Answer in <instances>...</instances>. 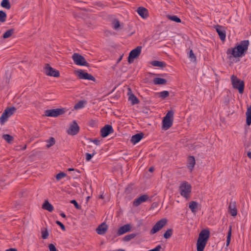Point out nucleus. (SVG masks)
I'll use <instances>...</instances> for the list:
<instances>
[{"label": "nucleus", "mask_w": 251, "mask_h": 251, "mask_svg": "<svg viewBox=\"0 0 251 251\" xmlns=\"http://www.w3.org/2000/svg\"><path fill=\"white\" fill-rule=\"evenodd\" d=\"M79 131V127L76 122L74 121L72 124H71L70 128L67 129V132L68 134L71 135H75Z\"/></svg>", "instance_id": "nucleus-13"}, {"label": "nucleus", "mask_w": 251, "mask_h": 251, "mask_svg": "<svg viewBox=\"0 0 251 251\" xmlns=\"http://www.w3.org/2000/svg\"><path fill=\"white\" fill-rule=\"evenodd\" d=\"M136 236V234L135 233H131V234L127 235L124 237L123 240L124 241H126V242L129 241L131 240V239H133Z\"/></svg>", "instance_id": "nucleus-35"}, {"label": "nucleus", "mask_w": 251, "mask_h": 251, "mask_svg": "<svg viewBox=\"0 0 251 251\" xmlns=\"http://www.w3.org/2000/svg\"><path fill=\"white\" fill-rule=\"evenodd\" d=\"M231 81L233 87L238 89L240 94H243L244 90V82L234 75L231 76Z\"/></svg>", "instance_id": "nucleus-6"}, {"label": "nucleus", "mask_w": 251, "mask_h": 251, "mask_svg": "<svg viewBox=\"0 0 251 251\" xmlns=\"http://www.w3.org/2000/svg\"><path fill=\"white\" fill-rule=\"evenodd\" d=\"M92 142L96 145H99L100 144V141L97 139H94Z\"/></svg>", "instance_id": "nucleus-48"}, {"label": "nucleus", "mask_w": 251, "mask_h": 251, "mask_svg": "<svg viewBox=\"0 0 251 251\" xmlns=\"http://www.w3.org/2000/svg\"><path fill=\"white\" fill-rule=\"evenodd\" d=\"M46 142L48 143V144L46 145V147L47 148H50V147L52 146L55 144V140L53 137H51L49 138V140H47L46 141Z\"/></svg>", "instance_id": "nucleus-30"}, {"label": "nucleus", "mask_w": 251, "mask_h": 251, "mask_svg": "<svg viewBox=\"0 0 251 251\" xmlns=\"http://www.w3.org/2000/svg\"><path fill=\"white\" fill-rule=\"evenodd\" d=\"M6 19V14L3 11H0V22L3 23L5 22Z\"/></svg>", "instance_id": "nucleus-38"}, {"label": "nucleus", "mask_w": 251, "mask_h": 251, "mask_svg": "<svg viewBox=\"0 0 251 251\" xmlns=\"http://www.w3.org/2000/svg\"><path fill=\"white\" fill-rule=\"evenodd\" d=\"M99 198H100V199H103V196H102V195H100V196Z\"/></svg>", "instance_id": "nucleus-55"}, {"label": "nucleus", "mask_w": 251, "mask_h": 251, "mask_svg": "<svg viewBox=\"0 0 251 251\" xmlns=\"http://www.w3.org/2000/svg\"><path fill=\"white\" fill-rule=\"evenodd\" d=\"M138 14L143 18L146 19L148 16V10L144 7H139L137 10Z\"/></svg>", "instance_id": "nucleus-18"}, {"label": "nucleus", "mask_w": 251, "mask_h": 251, "mask_svg": "<svg viewBox=\"0 0 251 251\" xmlns=\"http://www.w3.org/2000/svg\"><path fill=\"white\" fill-rule=\"evenodd\" d=\"M174 117V111L173 110L169 111L162 121V128L165 130H167L173 125Z\"/></svg>", "instance_id": "nucleus-4"}, {"label": "nucleus", "mask_w": 251, "mask_h": 251, "mask_svg": "<svg viewBox=\"0 0 251 251\" xmlns=\"http://www.w3.org/2000/svg\"><path fill=\"white\" fill-rule=\"evenodd\" d=\"M113 132V129L112 126L109 125H106L104 126L100 129V134L102 137H107L109 134L112 133Z\"/></svg>", "instance_id": "nucleus-14"}, {"label": "nucleus", "mask_w": 251, "mask_h": 251, "mask_svg": "<svg viewBox=\"0 0 251 251\" xmlns=\"http://www.w3.org/2000/svg\"><path fill=\"white\" fill-rule=\"evenodd\" d=\"M210 235L208 229H203L199 234L197 243V251H203Z\"/></svg>", "instance_id": "nucleus-2"}, {"label": "nucleus", "mask_w": 251, "mask_h": 251, "mask_svg": "<svg viewBox=\"0 0 251 251\" xmlns=\"http://www.w3.org/2000/svg\"><path fill=\"white\" fill-rule=\"evenodd\" d=\"M44 72L46 75L53 77H58L59 72L51 67L49 64H46L44 68Z\"/></svg>", "instance_id": "nucleus-11"}, {"label": "nucleus", "mask_w": 251, "mask_h": 251, "mask_svg": "<svg viewBox=\"0 0 251 251\" xmlns=\"http://www.w3.org/2000/svg\"><path fill=\"white\" fill-rule=\"evenodd\" d=\"M173 229L170 228L167 230V231L165 232V233L163 235L165 239H169L170 238L172 234H173Z\"/></svg>", "instance_id": "nucleus-34"}, {"label": "nucleus", "mask_w": 251, "mask_h": 251, "mask_svg": "<svg viewBox=\"0 0 251 251\" xmlns=\"http://www.w3.org/2000/svg\"><path fill=\"white\" fill-rule=\"evenodd\" d=\"M49 248L50 251H57L56 247L52 244H49Z\"/></svg>", "instance_id": "nucleus-46"}, {"label": "nucleus", "mask_w": 251, "mask_h": 251, "mask_svg": "<svg viewBox=\"0 0 251 251\" xmlns=\"http://www.w3.org/2000/svg\"><path fill=\"white\" fill-rule=\"evenodd\" d=\"M42 208L48 210L49 212H52L53 210V206L46 200L42 205Z\"/></svg>", "instance_id": "nucleus-23"}, {"label": "nucleus", "mask_w": 251, "mask_h": 251, "mask_svg": "<svg viewBox=\"0 0 251 251\" xmlns=\"http://www.w3.org/2000/svg\"><path fill=\"white\" fill-rule=\"evenodd\" d=\"M26 145H25V146L24 147V148H23V150H25V149H26Z\"/></svg>", "instance_id": "nucleus-57"}, {"label": "nucleus", "mask_w": 251, "mask_h": 251, "mask_svg": "<svg viewBox=\"0 0 251 251\" xmlns=\"http://www.w3.org/2000/svg\"><path fill=\"white\" fill-rule=\"evenodd\" d=\"M144 134L143 133H137L131 137L130 141L133 144L138 143L143 137Z\"/></svg>", "instance_id": "nucleus-19"}, {"label": "nucleus", "mask_w": 251, "mask_h": 251, "mask_svg": "<svg viewBox=\"0 0 251 251\" xmlns=\"http://www.w3.org/2000/svg\"><path fill=\"white\" fill-rule=\"evenodd\" d=\"M77 76L79 79L91 80L93 81L96 80L92 75L81 70L77 71Z\"/></svg>", "instance_id": "nucleus-12"}, {"label": "nucleus", "mask_w": 251, "mask_h": 251, "mask_svg": "<svg viewBox=\"0 0 251 251\" xmlns=\"http://www.w3.org/2000/svg\"><path fill=\"white\" fill-rule=\"evenodd\" d=\"M16 111V108L14 106L6 108L0 117L1 125H3L8 120V118L12 116Z\"/></svg>", "instance_id": "nucleus-5"}, {"label": "nucleus", "mask_w": 251, "mask_h": 251, "mask_svg": "<svg viewBox=\"0 0 251 251\" xmlns=\"http://www.w3.org/2000/svg\"><path fill=\"white\" fill-rule=\"evenodd\" d=\"M72 59L75 63L79 66H84L89 67V64L87 62L85 58L78 53H75L72 56Z\"/></svg>", "instance_id": "nucleus-7"}, {"label": "nucleus", "mask_w": 251, "mask_h": 251, "mask_svg": "<svg viewBox=\"0 0 251 251\" xmlns=\"http://www.w3.org/2000/svg\"><path fill=\"white\" fill-rule=\"evenodd\" d=\"M84 101L82 100H80L78 101L74 106L75 109H79L84 107Z\"/></svg>", "instance_id": "nucleus-41"}, {"label": "nucleus", "mask_w": 251, "mask_h": 251, "mask_svg": "<svg viewBox=\"0 0 251 251\" xmlns=\"http://www.w3.org/2000/svg\"><path fill=\"white\" fill-rule=\"evenodd\" d=\"M74 169H73V168H69V169H68V171H74Z\"/></svg>", "instance_id": "nucleus-54"}, {"label": "nucleus", "mask_w": 251, "mask_h": 251, "mask_svg": "<svg viewBox=\"0 0 251 251\" xmlns=\"http://www.w3.org/2000/svg\"><path fill=\"white\" fill-rule=\"evenodd\" d=\"M56 224L57 225H58V226H60V227H61V228L63 230H65V226L62 223H61L60 221H56L55 222Z\"/></svg>", "instance_id": "nucleus-47"}, {"label": "nucleus", "mask_w": 251, "mask_h": 251, "mask_svg": "<svg viewBox=\"0 0 251 251\" xmlns=\"http://www.w3.org/2000/svg\"><path fill=\"white\" fill-rule=\"evenodd\" d=\"M246 124L250 126L251 124V105L248 107L246 112Z\"/></svg>", "instance_id": "nucleus-24"}, {"label": "nucleus", "mask_w": 251, "mask_h": 251, "mask_svg": "<svg viewBox=\"0 0 251 251\" xmlns=\"http://www.w3.org/2000/svg\"><path fill=\"white\" fill-rule=\"evenodd\" d=\"M45 113L46 116L56 117L64 113L65 110L63 108L50 109L46 110Z\"/></svg>", "instance_id": "nucleus-10"}, {"label": "nucleus", "mask_w": 251, "mask_h": 251, "mask_svg": "<svg viewBox=\"0 0 251 251\" xmlns=\"http://www.w3.org/2000/svg\"><path fill=\"white\" fill-rule=\"evenodd\" d=\"M189 57L192 61H196V57L192 50L189 51Z\"/></svg>", "instance_id": "nucleus-44"}, {"label": "nucleus", "mask_w": 251, "mask_h": 251, "mask_svg": "<svg viewBox=\"0 0 251 251\" xmlns=\"http://www.w3.org/2000/svg\"><path fill=\"white\" fill-rule=\"evenodd\" d=\"M70 202L72 204H74L75 205V207L77 209H81V206H80L78 203L76 202V201L75 200H71Z\"/></svg>", "instance_id": "nucleus-45"}, {"label": "nucleus", "mask_w": 251, "mask_h": 251, "mask_svg": "<svg viewBox=\"0 0 251 251\" xmlns=\"http://www.w3.org/2000/svg\"><path fill=\"white\" fill-rule=\"evenodd\" d=\"M249 44V41L248 40L242 41L238 46L232 49H228L227 50V53H231L235 58L242 57L245 55L247 52Z\"/></svg>", "instance_id": "nucleus-1"}, {"label": "nucleus", "mask_w": 251, "mask_h": 251, "mask_svg": "<svg viewBox=\"0 0 251 251\" xmlns=\"http://www.w3.org/2000/svg\"><path fill=\"white\" fill-rule=\"evenodd\" d=\"M218 33L220 38L222 41H224L226 39V34L225 27L220 25H217L214 27Z\"/></svg>", "instance_id": "nucleus-15"}, {"label": "nucleus", "mask_w": 251, "mask_h": 251, "mask_svg": "<svg viewBox=\"0 0 251 251\" xmlns=\"http://www.w3.org/2000/svg\"><path fill=\"white\" fill-rule=\"evenodd\" d=\"M41 233L42 237L44 239H47L49 236V233L47 229H46L45 230H42Z\"/></svg>", "instance_id": "nucleus-43"}, {"label": "nucleus", "mask_w": 251, "mask_h": 251, "mask_svg": "<svg viewBox=\"0 0 251 251\" xmlns=\"http://www.w3.org/2000/svg\"><path fill=\"white\" fill-rule=\"evenodd\" d=\"M60 216L63 217V218H65L66 217V215L64 213H61L60 214Z\"/></svg>", "instance_id": "nucleus-52"}, {"label": "nucleus", "mask_w": 251, "mask_h": 251, "mask_svg": "<svg viewBox=\"0 0 251 251\" xmlns=\"http://www.w3.org/2000/svg\"><path fill=\"white\" fill-rule=\"evenodd\" d=\"M117 251H125V250L122 249H119Z\"/></svg>", "instance_id": "nucleus-56"}, {"label": "nucleus", "mask_w": 251, "mask_h": 251, "mask_svg": "<svg viewBox=\"0 0 251 251\" xmlns=\"http://www.w3.org/2000/svg\"><path fill=\"white\" fill-rule=\"evenodd\" d=\"M6 251H17V249L14 248H10L7 250Z\"/></svg>", "instance_id": "nucleus-49"}, {"label": "nucleus", "mask_w": 251, "mask_h": 251, "mask_svg": "<svg viewBox=\"0 0 251 251\" xmlns=\"http://www.w3.org/2000/svg\"><path fill=\"white\" fill-rule=\"evenodd\" d=\"M142 51V47L138 46L135 49L132 50L128 57V62L129 64L133 62L134 59L137 58L141 54Z\"/></svg>", "instance_id": "nucleus-8"}, {"label": "nucleus", "mask_w": 251, "mask_h": 251, "mask_svg": "<svg viewBox=\"0 0 251 251\" xmlns=\"http://www.w3.org/2000/svg\"><path fill=\"white\" fill-rule=\"evenodd\" d=\"M167 17L169 20L174 21L176 23H181L180 19L179 18L176 16H175V15L172 16V15H168L167 16Z\"/></svg>", "instance_id": "nucleus-32"}, {"label": "nucleus", "mask_w": 251, "mask_h": 251, "mask_svg": "<svg viewBox=\"0 0 251 251\" xmlns=\"http://www.w3.org/2000/svg\"><path fill=\"white\" fill-rule=\"evenodd\" d=\"M159 95L160 98H161L163 99H164L169 96V93L167 91H163L160 92L159 93Z\"/></svg>", "instance_id": "nucleus-39"}, {"label": "nucleus", "mask_w": 251, "mask_h": 251, "mask_svg": "<svg viewBox=\"0 0 251 251\" xmlns=\"http://www.w3.org/2000/svg\"><path fill=\"white\" fill-rule=\"evenodd\" d=\"M191 185L187 181H183L179 187V191L181 196L188 200L191 193Z\"/></svg>", "instance_id": "nucleus-3"}, {"label": "nucleus", "mask_w": 251, "mask_h": 251, "mask_svg": "<svg viewBox=\"0 0 251 251\" xmlns=\"http://www.w3.org/2000/svg\"><path fill=\"white\" fill-rule=\"evenodd\" d=\"M1 6L2 7L8 9H10L11 7L10 2L8 0H2L1 3Z\"/></svg>", "instance_id": "nucleus-33"}, {"label": "nucleus", "mask_w": 251, "mask_h": 251, "mask_svg": "<svg viewBox=\"0 0 251 251\" xmlns=\"http://www.w3.org/2000/svg\"><path fill=\"white\" fill-rule=\"evenodd\" d=\"M167 223V220L165 218L162 219L158 221L153 226L150 231L151 234H154L162 228H163Z\"/></svg>", "instance_id": "nucleus-9"}, {"label": "nucleus", "mask_w": 251, "mask_h": 251, "mask_svg": "<svg viewBox=\"0 0 251 251\" xmlns=\"http://www.w3.org/2000/svg\"><path fill=\"white\" fill-rule=\"evenodd\" d=\"M151 64L153 66L159 67H161V68L165 67L166 66V64H165V62L159 61H157V60H154V61H151Z\"/></svg>", "instance_id": "nucleus-25"}, {"label": "nucleus", "mask_w": 251, "mask_h": 251, "mask_svg": "<svg viewBox=\"0 0 251 251\" xmlns=\"http://www.w3.org/2000/svg\"><path fill=\"white\" fill-rule=\"evenodd\" d=\"M67 176L66 174L63 172H60L56 175V179L59 180Z\"/></svg>", "instance_id": "nucleus-40"}, {"label": "nucleus", "mask_w": 251, "mask_h": 251, "mask_svg": "<svg viewBox=\"0 0 251 251\" xmlns=\"http://www.w3.org/2000/svg\"><path fill=\"white\" fill-rule=\"evenodd\" d=\"M122 59V56L119 59L118 62H119Z\"/></svg>", "instance_id": "nucleus-59"}, {"label": "nucleus", "mask_w": 251, "mask_h": 251, "mask_svg": "<svg viewBox=\"0 0 251 251\" xmlns=\"http://www.w3.org/2000/svg\"><path fill=\"white\" fill-rule=\"evenodd\" d=\"M149 199V197L148 195H143L134 200L133 201V206L135 207L138 206L142 202L147 201Z\"/></svg>", "instance_id": "nucleus-16"}, {"label": "nucleus", "mask_w": 251, "mask_h": 251, "mask_svg": "<svg viewBox=\"0 0 251 251\" xmlns=\"http://www.w3.org/2000/svg\"><path fill=\"white\" fill-rule=\"evenodd\" d=\"M107 229V226L105 224L102 223L98 226L97 228V232L99 234L103 235L105 233Z\"/></svg>", "instance_id": "nucleus-20"}, {"label": "nucleus", "mask_w": 251, "mask_h": 251, "mask_svg": "<svg viewBox=\"0 0 251 251\" xmlns=\"http://www.w3.org/2000/svg\"><path fill=\"white\" fill-rule=\"evenodd\" d=\"M228 209L231 216H235L237 215V209L236 208L235 203L230 202L228 206Z\"/></svg>", "instance_id": "nucleus-21"}, {"label": "nucleus", "mask_w": 251, "mask_h": 251, "mask_svg": "<svg viewBox=\"0 0 251 251\" xmlns=\"http://www.w3.org/2000/svg\"><path fill=\"white\" fill-rule=\"evenodd\" d=\"M154 168L153 167H151L149 168V171L150 172H152L154 171Z\"/></svg>", "instance_id": "nucleus-50"}, {"label": "nucleus", "mask_w": 251, "mask_h": 251, "mask_svg": "<svg viewBox=\"0 0 251 251\" xmlns=\"http://www.w3.org/2000/svg\"><path fill=\"white\" fill-rule=\"evenodd\" d=\"M90 196H88L87 197V201H88L90 199Z\"/></svg>", "instance_id": "nucleus-58"}, {"label": "nucleus", "mask_w": 251, "mask_h": 251, "mask_svg": "<svg viewBox=\"0 0 251 251\" xmlns=\"http://www.w3.org/2000/svg\"><path fill=\"white\" fill-rule=\"evenodd\" d=\"M247 155L248 157L251 159V152H248L247 153Z\"/></svg>", "instance_id": "nucleus-51"}, {"label": "nucleus", "mask_w": 251, "mask_h": 251, "mask_svg": "<svg viewBox=\"0 0 251 251\" xmlns=\"http://www.w3.org/2000/svg\"><path fill=\"white\" fill-rule=\"evenodd\" d=\"M113 27L115 29H118L120 26L119 21L117 19H114L112 22Z\"/></svg>", "instance_id": "nucleus-37"}, {"label": "nucleus", "mask_w": 251, "mask_h": 251, "mask_svg": "<svg viewBox=\"0 0 251 251\" xmlns=\"http://www.w3.org/2000/svg\"><path fill=\"white\" fill-rule=\"evenodd\" d=\"M130 227L131 226L129 224L125 225L119 228L117 232V234L118 235L124 234V233L130 231Z\"/></svg>", "instance_id": "nucleus-17"}, {"label": "nucleus", "mask_w": 251, "mask_h": 251, "mask_svg": "<svg viewBox=\"0 0 251 251\" xmlns=\"http://www.w3.org/2000/svg\"><path fill=\"white\" fill-rule=\"evenodd\" d=\"M167 80L164 78L156 77L153 79V83L155 84H165Z\"/></svg>", "instance_id": "nucleus-28"}, {"label": "nucleus", "mask_w": 251, "mask_h": 251, "mask_svg": "<svg viewBox=\"0 0 251 251\" xmlns=\"http://www.w3.org/2000/svg\"><path fill=\"white\" fill-rule=\"evenodd\" d=\"M196 164L195 159L193 156H190L188 159V168L192 171Z\"/></svg>", "instance_id": "nucleus-22"}, {"label": "nucleus", "mask_w": 251, "mask_h": 251, "mask_svg": "<svg viewBox=\"0 0 251 251\" xmlns=\"http://www.w3.org/2000/svg\"><path fill=\"white\" fill-rule=\"evenodd\" d=\"M198 203L195 201H191L189 203V207L192 212L195 213L196 211V209L198 207Z\"/></svg>", "instance_id": "nucleus-26"}, {"label": "nucleus", "mask_w": 251, "mask_h": 251, "mask_svg": "<svg viewBox=\"0 0 251 251\" xmlns=\"http://www.w3.org/2000/svg\"><path fill=\"white\" fill-rule=\"evenodd\" d=\"M128 100L131 101L132 104H138L139 102L137 98L133 94L129 95Z\"/></svg>", "instance_id": "nucleus-27"}, {"label": "nucleus", "mask_w": 251, "mask_h": 251, "mask_svg": "<svg viewBox=\"0 0 251 251\" xmlns=\"http://www.w3.org/2000/svg\"><path fill=\"white\" fill-rule=\"evenodd\" d=\"M9 83V80L7 79V78H6L5 80V83L7 84Z\"/></svg>", "instance_id": "nucleus-53"}, {"label": "nucleus", "mask_w": 251, "mask_h": 251, "mask_svg": "<svg viewBox=\"0 0 251 251\" xmlns=\"http://www.w3.org/2000/svg\"><path fill=\"white\" fill-rule=\"evenodd\" d=\"M2 138L4 139L8 143L11 144L14 140L13 136L9 134H5L2 135Z\"/></svg>", "instance_id": "nucleus-29"}, {"label": "nucleus", "mask_w": 251, "mask_h": 251, "mask_svg": "<svg viewBox=\"0 0 251 251\" xmlns=\"http://www.w3.org/2000/svg\"><path fill=\"white\" fill-rule=\"evenodd\" d=\"M231 226H229V229L227 233V236L226 241V246H228L229 244L230 240H231Z\"/></svg>", "instance_id": "nucleus-36"}, {"label": "nucleus", "mask_w": 251, "mask_h": 251, "mask_svg": "<svg viewBox=\"0 0 251 251\" xmlns=\"http://www.w3.org/2000/svg\"><path fill=\"white\" fill-rule=\"evenodd\" d=\"M96 154V152L95 151H93V152L92 153V154L86 153V161H90L92 157Z\"/></svg>", "instance_id": "nucleus-42"}, {"label": "nucleus", "mask_w": 251, "mask_h": 251, "mask_svg": "<svg viewBox=\"0 0 251 251\" xmlns=\"http://www.w3.org/2000/svg\"><path fill=\"white\" fill-rule=\"evenodd\" d=\"M14 32V29L13 28H11L8 30H7L3 35V38L4 39H6L10 37L12 34Z\"/></svg>", "instance_id": "nucleus-31"}]
</instances>
